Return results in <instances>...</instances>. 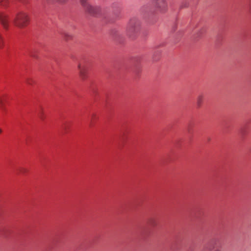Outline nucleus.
Wrapping results in <instances>:
<instances>
[{
  "label": "nucleus",
  "mask_w": 251,
  "mask_h": 251,
  "mask_svg": "<svg viewBox=\"0 0 251 251\" xmlns=\"http://www.w3.org/2000/svg\"><path fill=\"white\" fill-rule=\"evenodd\" d=\"M141 30V22L137 17H131L128 22L126 27V34L131 39L135 38Z\"/></svg>",
  "instance_id": "nucleus-1"
},
{
  "label": "nucleus",
  "mask_w": 251,
  "mask_h": 251,
  "mask_svg": "<svg viewBox=\"0 0 251 251\" xmlns=\"http://www.w3.org/2000/svg\"><path fill=\"white\" fill-rule=\"evenodd\" d=\"M29 18L27 14L23 11L17 13L13 19L14 24L17 27L23 28L29 23Z\"/></svg>",
  "instance_id": "nucleus-2"
},
{
  "label": "nucleus",
  "mask_w": 251,
  "mask_h": 251,
  "mask_svg": "<svg viewBox=\"0 0 251 251\" xmlns=\"http://www.w3.org/2000/svg\"><path fill=\"white\" fill-rule=\"evenodd\" d=\"M154 10L160 13H164L168 10V3L166 0H151Z\"/></svg>",
  "instance_id": "nucleus-3"
},
{
  "label": "nucleus",
  "mask_w": 251,
  "mask_h": 251,
  "mask_svg": "<svg viewBox=\"0 0 251 251\" xmlns=\"http://www.w3.org/2000/svg\"><path fill=\"white\" fill-rule=\"evenodd\" d=\"M11 20L8 14L4 11H0V23L3 28L7 30L9 29Z\"/></svg>",
  "instance_id": "nucleus-4"
},
{
  "label": "nucleus",
  "mask_w": 251,
  "mask_h": 251,
  "mask_svg": "<svg viewBox=\"0 0 251 251\" xmlns=\"http://www.w3.org/2000/svg\"><path fill=\"white\" fill-rule=\"evenodd\" d=\"M78 69L79 71V76L82 79H85L87 77L88 67L86 65H83L81 63L78 65Z\"/></svg>",
  "instance_id": "nucleus-5"
},
{
  "label": "nucleus",
  "mask_w": 251,
  "mask_h": 251,
  "mask_svg": "<svg viewBox=\"0 0 251 251\" xmlns=\"http://www.w3.org/2000/svg\"><path fill=\"white\" fill-rule=\"evenodd\" d=\"M140 11L144 16H148L150 14H153L154 10L149 4L144 5L142 6L140 9Z\"/></svg>",
  "instance_id": "nucleus-6"
},
{
  "label": "nucleus",
  "mask_w": 251,
  "mask_h": 251,
  "mask_svg": "<svg viewBox=\"0 0 251 251\" xmlns=\"http://www.w3.org/2000/svg\"><path fill=\"white\" fill-rule=\"evenodd\" d=\"M9 0H0V6L4 8H7L9 6Z\"/></svg>",
  "instance_id": "nucleus-7"
},
{
  "label": "nucleus",
  "mask_w": 251,
  "mask_h": 251,
  "mask_svg": "<svg viewBox=\"0 0 251 251\" xmlns=\"http://www.w3.org/2000/svg\"><path fill=\"white\" fill-rule=\"evenodd\" d=\"M204 100V96L203 95H200L197 98V104L198 107L201 106Z\"/></svg>",
  "instance_id": "nucleus-8"
},
{
  "label": "nucleus",
  "mask_w": 251,
  "mask_h": 251,
  "mask_svg": "<svg viewBox=\"0 0 251 251\" xmlns=\"http://www.w3.org/2000/svg\"><path fill=\"white\" fill-rule=\"evenodd\" d=\"M6 101V96L4 95H0V107L3 108L4 104Z\"/></svg>",
  "instance_id": "nucleus-9"
},
{
  "label": "nucleus",
  "mask_w": 251,
  "mask_h": 251,
  "mask_svg": "<svg viewBox=\"0 0 251 251\" xmlns=\"http://www.w3.org/2000/svg\"><path fill=\"white\" fill-rule=\"evenodd\" d=\"M148 224L151 226H155L157 225V222L155 218H151L148 221Z\"/></svg>",
  "instance_id": "nucleus-10"
},
{
  "label": "nucleus",
  "mask_w": 251,
  "mask_h": 251,
  "mask_svg": "<svg viewBox=\"0 0 251 251\" xmlns=\"http://www.w3.org/2000/svg\"><path fill=\"white\" fill-rule=\"evenodd\" d=\"M38 114L39 116V117L40 118V119L42 120H44V111H43V108L42 107H40L39 108V110L38 111Z\"/></svg>",
  "instance_id": "nucleus-11"
},
{
  "label": "nucleus",
  "mask_w": 251,
  "mask_h": 251,
  "mask_svg": "<svg viewBox=\"0 0 251 251\" xmlns=\"http://www.w3.org/2000/svg\"><path fill=\"white\" fill-rule=\"evenodd\" d=\"M206 29L204 27L201 28L199 33H198L197 35L196 36V38L201 37L204 33L205 32Z\"/></svg>",
  "instance_id": "nucleus-12"
},
{
  "label": "nucleus",
  "mask_w": 251,
  "mask_h": 251,
  "mask_svg": "<svg viewBox=\"0 0 251 251\" xmlns=\"http://www.w3.org/2000/svg\"><path fill=\"white\" fill-rule=\"evenodd\" d=\"M247 131L245 128L241 129L240 130V134L242 137L245 136L247 134Z\"/></svg>",
  "instance_id": "nucleus-13"
},
{
  "label": "nucleus",
  "mask_w": 251,
  "mask_h": 251,
  "mask_svg": "<svg viewBox=\"0 0 251 251\" xmlns=\"http://www.w3.org/2000/svg\"><path fill=\"white\" fill-rule=\"evenodd\" d=\"M189 5V4L187 1H183L180 5V8H182L187 7Z\"/></svg>",
  "instance_id": "nucleus-14"
},
{
  "label": "nucleus",
  "mask_w": 251,
  "mask_h": 251,
  "mask_svg": "<svg viewBox=\"0 0 251 251\" xmlns=\"http://www.w3.org/2000/svg\"><path fill=\"white\" fill-rule=\"evenodd\" d=\"M3 40L1 36V35L0 34V49L2 48L3 47Z\"/></svg>",
  "instance_id": "nucleus-15"
},
{
  "label": "nucleus",
  "mask_w": 251,
  "mask_h": 251,
  "mask_svg": "<svg viewBox=\"0 0 251 251\" xmlns=\"http://www.w3.org/2000/svg\"><path fill=\"white\" fill-rule=\"evenodd\" d=\"M26 82L29 85H32L34 83V80L32 78H28L27 79Z\"/></svg>",
  "instance_id": "nucleus-16"
},
{
  "label": "nucleus",
  "mask_w": 251,
  "mask_h": 251,
  "mask_svg": "<svg viewBox=\"0 0 251 251\" xmlns=\"http://www.w3.org/2000/svg\"><path fill=\"white\" fill-rule=\"evenodd\" d=\"M64 38L66 40H69L72 38V37L70 35L65 34L64 35Z\"/></svg>",
  "instance_id": "nucleus-17"
},
{
  "label": "nucleus",
  "mask_w": 251,
  "mask_h": 251,
  "mask_svg": "<svg viewBox=\"0 0 251 251\" xmlns=\"http://www.w3.org/2000/svg\"><path fill=\"white\" fill-rule=\"evenodd\" d=\"M20 2L22 3L24 5H26L28 3V0H18Z\"/></svg>",
  "instance_id": "nucleus-18"
},
{
  "label": "nucleus",
  "mask_w": 251,
  "mask_h": 251,
  "mask_svg": "<svg viewBox=\"0 0 251 251\" xmlns=\"http://www.w3.org/2000/svg\"><path fill=\"white\" fill-rule=\"evenodd\" d=\"M97 119V116L95 115H93L92 117L90 125L92 126L93 121Z\"/></svg>",
  "instance_id": "nucleus-19"
},
{
  "label": "nucleus",
  "mask_w": 251,
  "mask_h": 251,
  "mask_svg": "<svg viewBox=\"0 0 251 251\" xmlns=\"http://www.w3.org/2000/svg\"><path fill=\"white\" fill-rule=\"evenodd\" d=\"M198 1L199 0H192L191 5H193L196 4L198 3Z\"/></svg>",
  "instance_id": "nucleus-20"
},
{
  "label": "nucleus",
  "mask_w": 251,
  "mask_h": 251,
  "mask_svg": "<svg viewBox=\"0 0 251 251\" xmlns=\"http://www.w3.org/2000/svg\"><path fill=\"white\" fill-rule=\"evenodd\" d=\"M217 244V243H215V245H210V247H209V251L211 250L212 249H214L215 248V246Z\"/></svg>",
  "instance_id": "nucleus-21"
},
{
  "label": "nucleus",
  "mask_w": 251,
  "mask_h": 251,
  "mask_svg": "<svg viewBox=\"0 0 251 251\" xmlns=\"http://www.w3.org/2000/svg\"><path fill=\"white\" fill-rule=\"evenodd\" d=\"M117 5H118V4H117V3H113V4H112V7H116Z\"/></svg>",
  "instance_id": "nucleus-22"
},
{
  "label": "nucleus",
  "mask_w": 251,
  "mask_h": 251,
  "mask_svg": "<svg viewBox=\"0 0 251 251\" xmlns=\"http://www.w3.org/2000/svg\"><path fill=\"white\" fill-rule=\"evenodd\" d=\"M5 231H6V229L3 230V231H2L3 232V233H2L3 234H6Z\"/></svg>",
  "instance_id": "nucleus-23"
},
{
  "label": "nucleus",
  "mask_w": 251,
  "mask_h": 251,
  "mask_svg": "<svg viewBox=\"0 0 251 251\" xmlns=\"http://www.w3.org/2000/svg\"><path fill=\"white\" fill-rule=\"evenodd\" d=\"M23 173H25L26 171V170L25 169H23Z\"/></svg>",
  "instance_id": "nucleus-24"
},
{
  "label": "nucleus",
  "mask_w": 251,
  "mask_h": 251,
  "mask_svg": "<svg viewBox=\"0 0 251 251\" xmlns=\"http://www.w3.org/2000/svg\"><path fill=\"white\" fill-rule=\"evenodd\" d=\"M1 132H2V130L1 129H0V134L1 133Z\"/></svg>",
  "instance_id": "nucleus-25"
},
{
  "label": "nucleus",
  "mask_w": 251,
  "mask_h": 251,
  "mask_svg": "<svg viewBox=\"0 0 251 251\" xmlns=\"http://www.w3.org/2000/svg\"><path fill=\"white\" fill-rule=\"evenodd\" d=\"M215 251H220L219 250H216Z\"/></svg>",
  "instance_id": "nucleus-26"
},
{
  "label": "nucleus",
  "mask_w": 251,
  "mask_h": 251,
  "mask_svg": "<svg viewBox=\"0 0 251 251\" xmlns=\"http://www.w3.org/2000/svg\"><path fill=\"white\" fill-rule=\"evenodd\" d=\"M25 142H26V143H27V141H26V139H25Z\"/></svg>",
  "instance_id": "nucleus-27"
}]
</instances>
